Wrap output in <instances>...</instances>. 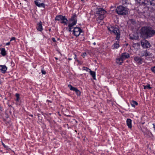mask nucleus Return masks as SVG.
Listing matches in <instances>:
<instances>
[{"instance_id": "nucleus-1", "label": "nucleus", "mask_w": 155, "mask_h": 155, "mask_svg": "<svg viewBox=\"0 0 155 155\" xmlns=\"http://www.w3.org/2000/svg\"><path fill=\"white\" fill-rule=\"evenodd\" d=\"M141 36L144 38H149L155 35V31L149 26L142 27L140 30Z\"/></svg>"}, {"instance_id": "nucleus-2", "label": "nucleus", "mask_w": 155, "mask_h": 155, "mask_svg": "<svg viewBox=\"0 0 155 155\" xmlns=\"http://www.w3.org/2000/svg\"><path fill=\"white\" fill-rule=\"evenodd\" d=\"M107 29L110 33H113L116 36V39L118 40H119L120 38V31L119 27L117 25L115 26L111 25L108 26Z\"/></svg>"}, {"instance_id": "nucleus-3", "label": "nucleus", "mask_w": 155, "mask_h": 155, "mask_svg": "<svg viewBox=\"0 0 155 155\" xmlns=\"http://www.w3.org/2000/svg\"><path fill=\"white\" fill-rule=\"evenodd\" d=\"M144 3H142L141 0H135L137 4H139L140 5V8H143L141 10L138 9V10L140 12L145 13L146 12H147L148 14L149 13L148 12L149 8L147 6V5L148 4V3H150V1L148 0H145ZM149 15L150 13H149Z\"/></svg>"}, {"instance_id": "nucleus-4", "label": "nucleus", "mask_w": 155, "mask_h": 155, "mask_svg": "<svg viewBox=\"0 0 155 155\" xmlns=\"http://www.w3.org/2000/svg\"><path fill=\"white\" fill-rule=\"evenodd\" d=\"M107 12L102 8H97L95 13V16L97 19L102 20L104 17Z\"/></svg>"}, {"instance_id": "nucleus-5", "label": "nucleus", "mask_w": 155, "mask_h": 155, "mask_svg": "<svg viewBox=\"0 0 155 155\" xmlns=\"http://www.w3.org/2000/svg\"><path fill=\"white\" fill-rule=\"evenodd\" d=\"M115 11L119 15H124L128 14L129 9L126 7L119 5L117 7Z\"/></svg>"}, {"instance_id": "nucleus-6", "label": "nucleus", "mask_w": 155, "mask_h": 155, "mask_svg": "<svg viewBox=\"0 0 155 155\" xmlns=\"http://www.w3.org/2000/svg\"><path fill=\"white\" fill-rule=\"evenodd\" d=\"M55 21H62L61 23L63 24L64 25H66L67 24L68 20L66 18L65 16L60 15H57L55 18Z\"/></svg>"}, {"instance_id": "nucleus-7", "label": "nucleus", "mask_w": 155, "mask_h": 155, "mask_svg": "<svg viewBox=\"0 0 155 155\" xmlns=\"http://www.w3.org/2000/svg\"><path fill=\"white\" fill-rule=\"evenodd\" d=\"M141 44L143 48H149L151 46L149 42L145 39L142 40L141 41Z\"/></svg>"}, {"instance_id": "nucleus-8", "label": "nucleus", "mask_w": 155, "mask_h": 155, "mask_svg": "<svg viewBox=\"0 0 155 155\" xmlns=\"http://www.w3.org/2000/svg\"><path fill=\"white\" fill-rule=\"evenodd\" d=\"M73 34L74 35L77 37L83 31L82 29L79 27H76L74 28L73 31Z\"/></svg>"}, {"instance_id": "nucleus-9", "label": "nucleus", "mask_w": 155, "mask_h": 155, "mask_svg": "<svg viewBox=\"0 0 155 155\" xmlns=\"http://www.w3.org/2000/svg\"><path fill=\"white\" fill-rule=\"evenodd\" d=\"M134 60L135 62L138 65H140L142 64L143 62V59L142 58L137 56L134 57Z\"/></svg>"}, {"instance_id": "nucleus-10", "label": "nucleus", "mask_w": 155, "mask_h": 155, "mask_svg": "<svg viewBox=\"0 0 155 155\" xmlns=\"http://www.w3.org/2000/svg\"><path fill=\"white\" fill-rule=\"evenodd\" d=\"M120 46V42L119 40L115 42L112 45V47L113 49H117Z\"/></svg>"}, {"instance_id": "nucleus-11", "label": "nucleus", "mask_w": 155, "mask_h": 155, "mask_svg": "<svg viewBox=\"0 0 155 155\" xmlns=\"http://www.w3.org/2000/svg\"><path fill=\"white\" fill-rule=\"evenodd\" d=\"M120 57L124 61V60H125L126 59L130 58V55L128 53L124 52L121 54Z\"/></svg>"}, {"instance_id": "nucleus-12", "label": "nucleus", "mask_w": 155, "mask_h": 155, "mask_svg": "<svg viewBox=\"0 0 155 155\" xmlns=\"http://www.w3.org/2000/svg\"><path fill=\"white\" fill-rule=\"evenodd\" d=\"M36 28L38 31H41L43 30L42 23L41 21H40V22L37 24V26Z\"/></svg>"}, {"instance_id": "nucleus-13", "label": "nucleus", "mask_w": 155, "mask_h": 155, "mask_svg": "<svg viewBox=\"0 0 155 155\" xmlns=\"http://www.w3.org/2000/svg\"><path fill=\"white\" fill-rule=\"evenodd\" d=\"M124 61L123 59L120 56L119 58H118L116 59V62L119 65H121L123 63Z\"/></svg>"}, {"instance_id": "nucleus-14", "label": "nucleus", "mask_w": 155, "mask_h": 155, "mask_svg": "<svg viewBox=\"0 0 155 155\" xmlns=\"http://www.w3.org/2000/svg\"><path fill=\"white\" fill-rule=\"evenodd\" d=\"M1 67V69L0 70L1 72L5 74L6 72V70H7V67L5 65H2Z\"/></svg>"}, {"instance_id": "nucleus-15", "label": "nucleus", "mask_w": 155, "mask_h": 155, "mask_svg": "<svg viewBox=\"0 0 155 155\" xmlns=\"http://www.w3.org/2000/svg\"><path fill=\"white\" fill-rule=\"evenodd\" d=\"M127 124L129 128L131 129L132 127V120L131 119L128 118L127 120Z\"/></svg>"}, {"instance_id": "nucleus-16", "label": "nucleus", "mask_w": 155, "mask_h": 155, "mask_svg": "<svg viewBox=\"0 0 155 155\" xmlns=\"http://www.w3.org/2000/svg\"><path fill=\"white\" fill-rule=\"evenodd\" d=\"M68 87L70 88V90L75 92L76 93L78 90L77 88L73 87L71 84L68 85Z\"/></svg>"}, {"instance_id": "nucleus-17", "label": "nucleus", "mask_w": 155, "mask_h": 155, "mask_svg": "<svg viewBox=\"0 0 155 155\" xmlns=\"http://www.w3.org/2000/svg\"><path fill=\"white\" fill-rule=\"evenodd\" d=\"M35 4L36 5V6H37L39 8L43 7L44 8H45V4L43 3L40 2L38 3V2H35Z\"/></svg>"}, {"instance_id": "nucleus-18", "label": "nucleus", "mask_w": 155, "mask_h": 155, "mask_svg": "<svg viewBox=\"0 0 155 155\" xmlns=\"http://www.w3.org/2000/svg\"><path fill=\"white\" fill-rule=\"evenodd\" d=\"M77 16L75 13L72 14V16L71 18L69 19V20L70 21H74L75 20H77L76 17Z\"/></svg>"}, {"instance_id": "nucleus-19", "label": "nucleus", "mask_w": 155, "mask_h": 155, "mask_svg": "<svg viewBox=\"0 0 155 155\" xmlns=\"http://www.w3.org/2000/svg\"><path fill=\"white\" fill-rule=\"evenodd\" d=\"M1 51V54L3 56H5L6 55V51L5 48H0Z\"/></svg>"}, {"instance_id": "nucleus-20", "label": "nucleus", "mask_w": 155, "mask_h": 155, "mask_svg": "<svg viewBox=\"0 0 155 155\" xmlns=\"http://www.w3.org/2000/svg\"><path fill=\"white\" fill-rule=\"evenodd\" d=\"M151 54V53L149 52L147 50H146V51H143V55L142 56H144L145 57H147V56H150Z\"/></svg>"}, {"instance_id": "nucleus-21", "label": "nucleus", "mask_w": 155, "mask_h": 155, "mask_svg": "<svg viewBox=\"0 0 155 155\" xmlns=\"http://www.w3.org/2000/svg\"><path fill=\"white\" fill-rule=\"evenodd\" d=\"M129 0H120V2L123 5L128 4Z\"/></svg>"}, {"instance_id": "nucleus-22", "label": "nucleus", "mask_w": 155, "mask_h": 155, "mask_svg": "<svg viewBox=\"0 0 155 155\" xmlns=\"http://www.w3.org/2000/svg\"><path fill=\"white\" fill-rule=\"evenodd\" d=\"M130 104L131 106L134 107H135V105H138L137 102L134 100H132L131 101Z\"/></svg>"}, {"instance_id": "nucleus-23", "label": "nucleus", "mask_w": 155, "mask_h": 155, "mask_svg": "<svg viewBox=\"0 0 155 155\" xmlns=\"http://www.w3.org/2000/svg\"><path fill=\"white\" fill-rule=\"evenodd\" d=\"M77 22V20H75L74 21H73L72 23H70L68 25V27H69L70 29H71V27H73L74 25H75Z\"/></svg>"}, {"instance_id": "nucleus-24", "label": "nucleus", "mask_w": 155, "mask_h": 155, "mask_svg": "<svg viewBox=\"0 0 155 155\" xmlns=\"http://www.w3.org/2000/svg\"><path fill=\"white\" fill-rule=\"evenodd\" d=\"M89 72L90 73L91 75L92 76L94 79H95V72L94 71H93L90 70Z\"/></svg>"}, {"instance_id": "nucleus-25", "label": "nucleus", "mask_w": 155, "mask_h": 155, "mask_svg": "<svg viewBox=\"0 0 155 155\" xmlns=\"http://www.w3.org/2000/svg\"><path fill=\"white\" fill-rule=\"evenodd\" d=\"M15 96L16 98L15 100L17 102L19 101V94H18L17 93L15 94Z\"/></svg>"}, {"instance_id": "nucleus-26", "label": "nucleus", "mask_w": 155, "mask_h": 155, "mask_svg": "<svg viewBox=\"0 0 155 155\" xmlns=\"http://www.w3.org/2000/svg\"><path fill=\"white\" fill-rule=\"evenodd\" d=\"M148 8L149 10H148L149 12H153L155 11V9L152 7H148Z\"/></svg>"}, {"instance_id": "nucleus-27", "label": "nucleus", "mask_w": 155, "mask_h": 155, "mask_svg": "<svg viewBox=\"0 0 155 155\" xmlns=\"http://www.w3.org/2000/svg\"><path fill=\"white\" fill-rule=\"evenodd\" d=\"M144 89H151L152 88L150 86V84H148V85L144 86Z\"/></svg>"}, {"instance_id": "nucleus-28", "label": "nucleus", "mask_w": 155, "mask_h": 155, "mask_svg": "<svg viewBox=\"0 0 155 155\" xmlns=\"http://www.w3.org/2000/svg\"><path fill=\"white\" fill-rule=\"evenodd\" d=\"M83 70H85L87 71H90V70H91L90 69L88 68L85 67H83L82 68Z\"/></svg>"}, {"instance_id": "nucleus-29", "label": "nucleus", "mask_w": 155, "mask_h": 155, "mask_svg": "<svg viewBox=\"0 0 155 155\" xmlns=\"http://www.w3.org/2000/svg\"><path fill=\"white\" fill-rule=\"evenodd\" d=\"M76 93L78 96H80L81 95V92L79 90H78Z\"/></svg>"}, {"instance_id": "nucleus-30", "label": "nucleus", "mask_w": 155, "mask_h": 155, "mask_svg": "<svg viewBox=\"0 0 155 155\" xmlns=\"http://www.w3.org/2000/svg\"><path fill=\"white\" fill-rule=\"evenodd\" d=\"M41 73L42 74H45L46 73V71L43 69H42L41 70Z\"/></svg>"}, {"instance_id": "nucleus-31", "label": "nucleus", "mask_w": 155, "mask_h": 155, "mask_svg": "<svg viewBox=\"0 0 155 155\" xmlns=\"http://www.w3.org/2000/svg\"><path fill=\"white\" fill-rule=\"evenodd\" d=\"M138 36H137V37L136 38H135V37H130V39H131V40L137 39L138 38Z\"/></svg>"}, {"instance_id": "nucleus-32", "label": "nucleus", "mask_w": 155, "mask_h": 155, "mask_svg": "<svg viewBox=\"0 0 155 155\" xmlns=\"http://www.w3.org/2000/svg\"><path fill=\"white\" fill-rule=\"evenodd\" d=\"M38 2V3H40V2H43V0H35V1H34V3H35V2Z\"/></svg>"}, {"instance_id": "nucleus-33", "label": "nucleus", "mask_w": 155, "mask_h": 155, "mask_svg": "<svg viewBox=\"0 0 155 155\" xmlns=\"http://www.w3.org/2000/svg\"><path fill=\"white\" fill-rule=\"evenodd\" d=\"M130 21L131 22L132 24H134V23H135V21H134L133 19H131L130 20Z\"/></svg>"}, {"instance_id": "nucleus-34", "label": "nucleus", "mask_w": 155, "mask_h": 155, "mask_svg": "<svg viewBox=\"0 0 155 155\" xmlns=\"http://www.w3.org/2000/svg\"><path fill=\"white\" fill-rule=\"evenodd\" d=\"M151 70L152 72L155 73V66L151 68Z\"/></svg>"}, {"instance_id": "nucleus-35", "label": "nucleus", "mask_w": 155, "mask_h": 155, "mask_svg": "<svg viewBox=\"0 0 155 155\" xmlns=\"http://www.w3.org/2000/svg\"><path fill=\"white\" fill-rule=\"evenodd\" d=\"M73 54L74 55V56H75L74 58L75 60V61H76L77 60V59H78L77 58V55H76V54L74 53H73Z\"/></svg>"}, {"instance_id": "nucleus-36", "label": "nucleus", "mask_w": 155, "mask_h": 155, "mask_svg": "<svg viewBox=\"0 0 155 155\" xmlns=\"http://www.w3.org/2000/svg\"><path fill=\"white\" fill-rule=\"evenodd\" d=\"M2 145H3V146L6 148H7L8 147L6 146L4 143H3L2 142Z\"/></svg>"}, {"instance_id": "nucleus-37", "label": "nucleus", "mask_w": 155, "mask_h": 155, "mask_svg": "<svg viewBox=\"0 0 155 155\" xmlns=\"http://www.w3.org/2000/svg\"><path fill=\"white\" fill-rule=\"evenodd\" d=\"M15 37H12L10 39V41H11L13 40H15Z\"/></svg>"}, {"instance_id": "nucleus-38", "label": "nucleus", "mask_w": 155, "mask_h": 155, "mask_svg": "<svg viewBox=\"0 0 155 155\" xmlns=\"http://www.w3.org/2000/svg\"><path fill=\"white\" fill-rule=\"evenodd\" d=\"M52 41L54 42H56V41L55 38H52Z\"/></svg>"}, {"instance_id": "nucleus-39", "label": "nucleus", "mask_w": 155, "mask_h": 155, "mask_svg": "<svg viewBox=\"0 0 155 155\" xmlns=\"http://www.w3.org/2000/svg\"><path fill=\"white\" fill-rule=\"evenodd\" d=\"M11 64L12 66H14V65H15L14 63H13V62L12 61H11Z\"/></svg>"}, {"instance_id": "nucleus-40", "label": "nucleus", "mask_w": 155, "mask_h": 155, "mask_svg": "<svg viewBox=\"0 0 155 155\" xmlns=\"http://www.w3.org/2000/svg\"><path fill=\"white\" fill-rule=\"evenodd\" d=\"M3 109L2 108V107L1 105L0 104V110H1V111H2L3 110Z\"/></svg>"}, {"instance_id": "nucleus-41", "label": "nucleus", "mask_w": 155, "mask_h": 155, "mask_svg": "<svg viewBox=\"0 0 155 155\" xmlns=\"http://www.w3.org/2000/svg\"><path fill=\"white\" fill-rule=\"evenodd\" d=\"M10 42H9L7 43L6 44V45H10Z\"/></svg>"}, {"instance_id": "nucleus-42", "label": "nucleus", "mask_w": 155, "mask_h": 155, "mask_svg": "<svg viewBox=\"0 0 155 155\" xmlns=\"http://www.w3.org/2000/svg\"><path fill=\"white\" fill-rule=\"evenodd\" d=\"M47 102H48V103H52V102L50 100H47Z\"/></svg>"}, {"instance_id": "nucleus-43", "label": "nucleus", "mask_w": 155, "mask_h": 155, "mask_svg": "<svg viewBox=\"0 0 155 155\" xmlns=\"http://www.w3.org/2000/svg\"><path fill=\"white\" fill-rule=\"evenodd\" d=\"M76 61L78 63H80V61L78 59H77Z\"/></svg>"}, {"instance_id": "nucleus-44", "label": "nucleus", "mask_w": 155, "mask_h": 155, "mask_svg": "<svg viewBox=\"0 0 155 155\" xmlns=\"http://www.w3.org/2000/svg\"><path fill=\"white\" fill-rule=\"evenodd\" d=\"M153 124V128L155 129V124Z\"/></svg>"}, {"instance_id": "nucleus-45", "label": "nucleus", "mask_w": 155, "mask_h": 155, "mask_svg": "<svg viewBox=\"0 0 155 155\" xmlns=\"http://www.w3.org/2000/svg\"><path fill=\"white\" fill-rule=\"evenodd\" d=\"M86 54V52H84V53L83 54V55H84V56H85Z\"/></svg>"}, {"instance_id": "nucleus-46", "label": "nucleus", "mask_w": 155, "mask_h": 155, "mask_svg": "<svg viewBox=\"0 0 155 155\" xmlns=\"http://www.w3.org/2000/svg\"><path fill=\"white\" fill-rule=\"evenodd\" d=\"M68 28H69V31L70 32L71 31V29H70V28H69V27H68Z\"/></svg>"}, {"instance_id": "nucleus-47", "label": "nucleus", "mask_w": 155, "mask_h": 155, "mask_svg": "<svg viewBox=\"0 0 155 155\" xmlns=\"http://www.w3.org/2000/svg\"><path fill=\"white\" fill-rule=\"evenodd\" d=\"M93 44L94 45H96V43L94 42V43H93Z\"/></svg>"}, {"instance_id": "nucleus-48", "label": "nucleus", "mask_w": 155, "mask_h": 155, "mask_svg": "<svg viewBox=\"0 0 155 155\" xmlns=\"http://www.w3.org/2000/svg\"><path fill=\"white\" fill-rule=\"evenodd\" d=\"M29 116H31V117H33V115L32 114H30V115H29Z\"/></svg>"}, {"instance_id": "nucleus-49", "label": "nucleus", "mask_w": 155, "mask_h": 155, "mask_svg": "<svg viewBox=\"0 0 155 155\" xmlns=\"http://www.w3.org/2000/svg\"><path fill=\"white\" fill-rule=\"evenodd\" d=\"M68 60H72V59H71V58H68Z\"/></svg>"}, {"instance_id": "nucleus-50", "label": "nucleus", "mask_w": 155, "mask_h": 155, "mask_svg": "<svg viewBox=\"0 0 155 155\" xmlns=\"http://www.w3.org/2000/svg\"><path fill=\"white\" fill-rule=\"evenodd\" d=\"M55 58L56 59V60H58V58H56V57H55Z\"/></svg>"}, {"instance_id": "nucleus-51", "label": "nucleus", "mask_w": 155, "mask_h": 155, "mask_svg": "<svg viewBox=\"0 0 155 155\" xmlns=\"http://www.w3.org/2000/svg\"><path fill=\"white\" fill-rule=\"evenodd\" d=\"M8 106H9V107H12V106L10 105H8Z\"/></svg>"}, {"instance_id": "nucleus-52", "label": "nucleus", "mask_w": 155, "mask_h": 155, "mask_svg": "<svg viewBox=\"0 0 155 155\" xmlns=\"http://www.w3.org/2000/svg\"><path fill=\"white\" fill-rule=\"evenodd\" d=\"M70 28H71V29H72L73 27H71Z\"/></svg>"}, {"instance_id": "nucleus-53", "label": "nucleus", "mask_w": 155, "mask_h": 155, "mask_svg": "<svg viewBox=\"0 0 155 155\" xmlns=\"http://www.w3.org/2000/svg\"><path fill=\"white\" fill-rule=\"evenodd\" d=\"M60 40V38H58V40Z\"/></svg>"}, {"instance_id": "nucleus-54", "label": "nucleus", "mask_w": 155, "mask_h": 155, "mask_svg": "<svg viewBox=\"0 0 155 155\" xmlns=\"http://www.w3.org/2000/svg\"><path fill=\"white\" fill-rule=\"evenodd\" d=\"M92 39H94V37H93L92 38Z\"/></svg>"}, {"instance_id": "nucleus-55", "label": "nucleus", "mask_w": 155, "mask_h": 155, "mask_svg": "<svg viewBox=\"0 0 155 155\" xmlns=\"http://www.w3.org/2000/svg\"><path fill=\"white\" fill-rule=\"evenodd\" d=\"M75 132H77V130H75Z\"/></svg>"}, {"instance_id": "nucleus-56", "label": "nucleus", "mask_w": 155, "mask_h": 155, "mask_svg": "<svg viewBox=\"0 0 155 155\" xmlns=\"http://www.w3.org/2000/svg\"><path fill=\"white\" fill-rule=\"evenodd\" d=\"M50 30H51V29H49V31H50Z\"/></svg>"}, {"instance_id": "nucleus-57", "label": "nucleus", "mask_w": 155, "mask_h": 155, "mask_svg": "<svg viewBox=\"0 0 155 155\" xmlns=\"http://www.w3.org/2000/svg\"><path fill=\"white\" fill-rule=\"evenodd\" d=\"M7 118H8V115H7Z\"/></svg>"}, {"instance_id": "nucleus-58", "label": "nucleus", "mask_w": 155, "mask_h": 155, "mask_svg": "<svg viewBox=\"0 0 155 155\" xmlns=\"http://www.w3.org/2000/svg\"><path fill=\"white\" fill-rule=\"evenodd\" d=\"M81 1H82V0H81Z\"/></svg>"}]
</instances>
